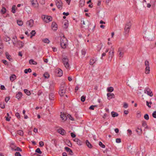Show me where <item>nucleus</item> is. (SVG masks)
Instances as JSON below:
<instances>
[{
    "label": "nucleus",
    "mask_w": 156,
    "mask_h": 156,
    "mask_svg": "<svg viewBox=\"0 0 156 156\" xmlns=\"http://www.w3.org/2000/svg\"><path fill=\"white\" fill-rule=\"evenodd\" d=\"M22 93L21 92H19L16 94V97L17 99H19L22 97Z\"/></svg>",
    "instance_id": "6ab92c4d"
},
{
    "label": "nucleus",
    "mask_w": 156,
    "mask_h": 156,
    "mask_svg": "<svg viewBox=\"0 0 156 156\" xmlns=\"http://www.w3.org/2000/svg\"><path fill=\"white\" fill-rule=\"evenodd\" d=\"M34 24V21L32 20H30L27 22V26L29 27H32L33 26Z\"/></svg>",
    "instance_id": "9b49d317"
},
{
    "label": "nucleus",
    "mask_w": 156,
    "mask_h": 156,
    "mask_svg": "<svg viewBox=\"0 0 156 156\" xmlns=\"http://www.w3.org/2000/svg\"><path fill=\"white\" fill-rule=\"evenodd\" d=\"M73 141L76 142L79 145H81L82 144V142L77 138H75L73 140Z\"/></svg>",
    "instance_id": "4468645a"
},
{
    "label": "nucleus",
    "mask_w": 156,
    "mask_h": 156,
    "mask_svg": "<svg viewBox=\"0 0 156 156\" xmlns=\"http://www.w3.org/2000/svg\"><path fill=\"white\" fill-rule=\"evenodd\" d=\"M67 40L64 35L61 37L60 44L62 48H65L67 46Z\"/></svg>",
    "instance_id": "f257e3e1"
},
{
    "label": "nucleus",
    "mask_w": 156,
    "mask_h": 156,
    "mask_svg": "<svg viewBox=\"0 0 156 156\" xmlns=\"http://www.w3.org/2000/svg\"><path fill=\"white\" fill-rule=\"evenodd\" d=\"M17 43L18 45L20 46L21 47H23L24 45V43L21 41H18L17 42Z\"/></svg>",
    "instance_id": "cd10ccee"
},
{
    "label": "nucleus",
    "mask_w": 156,
    "mask_h": 156,
    "mask_svg": "<svg viewBox=\"0 0 156 156\" xmlns=\"http://www.w3.org/2000/svg\"><path fill=\"white\" fill-rule=\"evenodd\" d=\"M16 76L15 75L13 74L10 76V79L11 81L12 82L16 79Z\"/></svg>",
    "instance_id": "5701e85b"
},
{
    "label": "nucleus",
    "mask_w": 156,
    "mask_h": 156,
    "mask_svg": "<svg viewBox=\"0 0 156 156\" xmlns=\"http://www.w3.org/2000/svg\"><path fill=\"white\" fill-rule=\"evenodd\" d=\"M24 92L28 95H29L30 94V91L28 90L27 89H24Z\"/></svg>",
    "instance_id": "c9c22d12"
},
{
    "label": "nucleus",
    "mask_w": 156,
    "mask_h": 156,
    "mask_svg": "<svg viewBox=\"0 0 156 156\" xmlns=\"http://www.w3.org/2000/svg\"><path fill=\"white\" fill-rule=\"evenodd\" d=\"M61 118H62V120L64 121H65L67 119V116L66 115L64 114V113H62L61 112V114L60 115Z\"/></svg>",
    "instance_id": "2eb2a0df"
},
{
    "label": "nucleus",
    "mask_w": 156,
    "mask_h": 156,
    "mask_svg": "<svg viewBox=\"0 0 156 156\" xmlns=\"http://www.w3.org/2000/svg\"><path fill=\"white\" fill-rule=\"evenodd\" d=\"M144 117V118L147 120H148L149 119V116L147 114H146L145 115Z\"/></svg>",
    "instance_id": "49530a36"
},
{
    "label": "nucleus",
    "mask_w": 156,
    "mask_h": 156,
    "mask_svg": "<svg viewBox=\"0 0 156 156\" xmlns=\"http://www.w3.org/2000/svg\"><path fill=\"white\" fill-rule=\"evenodd\" d=\"M136 131L139 135H140L142 133V130L140 128H138L137 129H136Z\"/></svg>",
    "instance_id": "c85d7f7f"
},
{
    "label": "nucleus",
    "mask_w": 156,
    "mask_h": 156,
    "mask_svg": "<svg viewBox=\"0 0 156 156\" xmlns=\"http://www.w3.org/2000/svg\"><path fill=\"white\" fill-rule=\"evenodd\" d=\"M41 17L43 21L46 23H48L51 21L52 19L51 17L47 15H43Z\"/></svg>",
    "instance_id": "20e7f679"
},
{
    "label": "nucleus",
    "mask_w": 156,
    "mask_h": 156,
    "mask_svg": "<svg viewBox=\"0 0 156 156\" xmlns=\"http://www.w3.org/2000/svg\"><path fill=\"white\" fill-rule=\"evenodd\" d=\"M64 25L65 26L64 27L65 28H67L68 26V22L66 21L64 23Z\"/></svg>",
    "instance_id": "864d4df0"
},
{
    "label": "nucleus",
    "mask_w": 156,
    "mask_h": 156,
    "mask_svg": "<svg viewBox=\"0 0 156 156\" xmlns=\"http://www.w3.org/2000/svg\"><path fill=\"white\" fill-rule=\"evenodd\" d=\"M17 22L19 26H22L23 24V22L21 20H17Z\"/></svg>",
    "instance_id": "ea45409f"
},
{
    "label": "nucleus",
    "mask_w": 156,
    "mask_h": 156,
    "mask_svg": "<svg viewBox=\"0 0 156 156\" xmlns=\"http://www.w3.org/2000/svg\"><path fill=\"white\" fill-rule=\"evenodd\" d=\"M5 11H6L5 9L4 8H2L1 10V12L3 14L5 13Z\"/></svg>",
    "instance_id": "5fc2aeb1"
},
{
    "label": "nucleus",
    "mask_w": 156,
    "mask_h": 156,
    "mask_svg": "<svg viewBox=\"0 0 156 156\" xmlns=\"http://www.w3.org/2000/svg\"><path fill=\"white\" fill-rule=\"evenodd\" d=\"M111 114L112 115V116L113 117H117L118 115V114L117 113L115 112H112Z\"/></svg>",
    "instance_id": "a878e982"
},
{
    "label": "nucleus",
    "mask_w": 156,
    "mask_h": 156,
    "mask_svg": "<svg viewBox=\"0 0 156 156\" xmlns=\"http://www.w3.org/2000/svg\"><path fill=\"white\" fill-rule=\"evenodd\" d=\"M15 156H21V154H20V153L19 152H16L15 153Z\"/></svg>",
    "instance_id": "4d7b16f0"
},
{
    "label": "nucleus",
    "mask_w": 156,
    "mask_h": 156,
    "mask_svg": "<svg viewBox=\"0 0 156 156\" xmlns=\"http://www.w3.org/2000/svg\"><path fill=\"white\" fill-rule=\"evenodd\" d=\"M81 53L82 55L84 56L86 53V51L85 49H83L81 50Z\"/></svg>",
    "instance_id": "09e8293b"
},
{
    "label": "nucleus",
    "mask_w": 156,
    "mask_h": 156,
    "mask_svg": "<svg viewBox=\"0 0 156 156\" xmlns=\"http://www.w3.org/2000/svg\"><path fill=\"white\" fill-rule=\"evenodd\" d=\"M9 99H10L9 97H6L5 99V102H7L9 101Z\"/></svg>",
    "instance_id": "69168bd1"
},
{
    "label": "nucleus",
    "mask_w": 156,
    "mask_h": 156,
    "mask_svg": "<svg viewBox=\"0 0 156 156\" xmlns=\"http://www.w3.org/2000/svg\"><path fill=\"white\" fill-rule=\"evenodd\" d=\"M67 116L72 121L74 120V119L72 116H71V115H68Z\"/></svg>",
    "instance_id": "6e6d98bb"
},
{
    "label": "nucleus",
    "mask_w": 156,
    "mask_h": 156,
    "mask_svg": "<svg viewBox=\"0 0 156 156\" xmlns=\"http://www.w3.org/2000/svg\"><path fill=\"white\" fill-rule=\"evenodd\" d=\"M119 55L120 57H122L123 55V52L121 48H119L118 51Z\"/></svg>",
    "instance_id": "dca6fc26"
},
{
    "label": "nucleus",
    "mask_w": 156,
    "mask_h": 156,
    "mask_svg": "<svg viewBox=\"0 0 156 156\" xmlns=\"http://www.w3.org/2000/svg\"><path fill=\"white\" fill-rule=\"evenodd\" d=\"M114 48L112 46L111 47V50L109 52V58H111V59L114 55Z\"/></svg>",
    "instance_id": "9d476101"
},
{
    "label": "nucleus",
    "mask_w": 156,
    "mask_h": 156,
    "mask_svg": "<svg viewBox=\"0 0 156 156\" xmlns=\"http://www.w3.org/2000/svg\"><path fill=\"white\" fill-rule=\"evenodd\" d=\"M16 5H14L12 6V12L14 13L15 12V10L16 9Z\"/></svg>",
    "instance_id": "72a5a7b5"
},
{
    "label": "nucleus",
    "mask_w": 156,
    "mask_h": 156,
    "mask_svg": "<svg viewBox=\"0 0 156 156\" xmlns=\"http://www.w3.org/2000/svg\"><path fill=\"white\" fill-rule=\"evenodd\" d=\"M107 96L109 98L108 99H111L114 98V95L113 93H107Z\"/></svg>",
    "instance_id": "a211bd4d"
},
{
    "label": "nucleus",
    "mask_w": 156,
    "mask_h": 156,
    "mask_svg": "<svg viewBox=\"0 0 156 156\" xmlns=\"http://www.w3.org/2000/svg\"><path fill=\"white\" fill-rule=\"evenodd\" d=\"M36 152L40 154H41L42 153V152L41 151L40 149L39 148H37V149L35 151Z\"/></svg>",
    "instance_id": "c03bdc74"
},
{
    "label": "nucleus",
    "mask_w": 156,
    "mask_h": 156,
    "mask_svg": "<svg viewBox=\"0 0 156 156\" xmlns=\"http://www.w3.org/2000/svg\"><path fill=\"white\" fill-rule=\"evenodd\" d=\"M86 144L87 146L89 148H91L92 146L88 140L86 141Z\"/></svg>",
    "instance_id": "393cba45"
},
{
    "label": "nucleus",
    "mask_w": 156,
    "mask_h": 156,
    "mask_svg": "<svg viewBox=\"0 0 156 156\" xmlns=\"http://www.w3.org/2000/svg\"><path fill=\"white\" fill-rule=\"evenodd\" d=\"M85 100V97L83 96H82L81 98V100L82 102H84Z\"/></svg>",
    "instance_id": "de8ad7c7"
},
{
    "label": "nucleus",
    "mask_w": 156,
    "mask_h": 156,
    "mask_svg": "<svg viewBox=\"0 0 156 156\" xmlns=\"http://www.w3.org/2000/svg\"><path fill=\"white\" fill-rule=\"evenodd\" d=\"M81 24L82 25H88L89 23L88 21L87 20H81Z\"/></svg>",
    "instance_id": "412c9836"
},
{
    "label": "nucleus",
    "mask_w": 156,
    "mask_h": 156,
    "mask_svg": "<svg viewBox=\"0 0 156 156\" xmlns=\"http://www.w3.org/2000/svg\"><path fill=\"white\" fill-rule=\"evenodd\" d=\"M131 26V24L130 21L127 22L124 28V33L125 34H128L129 32Z\"/></svg>",
    "instance_id": "7ed1b4c3"
},
{
    "label": "nucleus",
    "mask_w": 156,
    "mask_h": 156,
    "mask_svg": "<svg viewBox=\"0 0 156 156\" xmlns=\"http://www.w3.org/2000/svg\"><path fill=\"white\" fill-rule=\"evenodd\" d=\"M97 61V59L93 57L90 59V64L93 65Z\"/></svg>",
    "instance_id": "ddd939ff"
},
{
    "label": "nucleus",
    "mask_w": 156,
    "mask_h": 156,
    "mask_svg": "<svg viewBox=\"0 0 156 156\" xmlns=\"http://www.w3.org/2000/svg\"><path fill=\"white\" fill-rule=\"evenodd\" d=\"M145 65L146 66L145 73L147 74H149L150 73V69L149 62L147 60L145 61Z\"/></svg>",
    "instance_id": "423d86ee"
},
{
    "label": "nucleus",
    "mask_w": 156,
    "mask_h": 156,
    "mask_svg": "<svg viewBox=\"0 0 156 156\" xmlns=\"http://www.w3.org/2000/svg\"><path fill=\"white\" fill-rule=\"evenodd\" d=\"M60 95L62 97L65 95L66 97H67L66 95L65 94L66 88L63 87H61L60 88V89L59 92Z\"/></svg>",
    "instance_id": "39448f33"
},
{
    "label": "nucleus",
    "mask_w": 156,
    "mask_h": 156,
    "mask_svg": "<svg viewBox=\"0 0 156 156\" xmlns=\"http://www.w3.org/2000/svg\"><path fill=\"white\" fill-rule=\"evenodd\" d=\"M116 142L117 143H119L121 142V139L119 138H117L116 140Z\"/></svg>",
    "instance_id": "bf43d9fd"
},
{
    "label": "nucleus",
    "mask_w": 156,
    "mask_h": 156,
    "mask_svg": "<svg viewBox=\"0 0 156 156\" xmlns=\"http://www.w3.org/2000/svg\"><path fill=\"white\" fill-rule=\"evenodd\" d=\"M144 93L147 94L148 95L152 97L153 95V94L151 90L148 87H146L144 90Z\"/></svg>",
    "instance_id": "1a4fd4ad"
},
{
    "label": "nucleus",
    "mask_w": 156,
    "mask_h": 156,
    "mask_svg": "<svg viewBox=\"0 0 156 156\" xmlns=\"http://www.w3.org/2000/svg\"><path fill=\"white\" fill-rule=\"evenodd\" d=\"M62 14L63 15L67 16L69 14V12L66 13L65 12H63Z\"/></svg>",
    "instance_id": "774afa93"
},
{
    "label": "nucleus",
    "mask_w": 156,
    "mask_h": 156,
    "mask_svg": "<svg viewBox=\"0 0 156 156\" xmlns=\"http://www.w3.org/2000/svg\"><path fill=\"white\" fill-rule=\"evenodd\" d=\"M16 115L18 118H20V115L19 113H16Z\"/></svg>",
    "instance_id": "0e129e2a"
},
{
    "label": "nucleus",
    "mask_w": 156,
    "mask_h": 156,
    "mask_svg": "<svg viewBox=\"0 0 156 156\" xmlns=\"http://www.w3.org/2000/svg\"><path fill=\"white\" fill-rule=\"evenodd\" d=\"M71 135L73 138H74L76 136V135L73 133H71Z\"/></svg>",
    "instance_id": "052dcab7"
},
{
    "label": "nucleus",
    "mask_w": 156,
    "mask_h": 156,
    "mask_svg": "<svg viewBox=\"0 0 156 156\" xmlns=\"http://www.w3.org/2000/svg\"><path fill=\"white\" fill-rule=\"evenodd\" d=\"M96 107V105H92L90 107V108H89V109H91V110H94V108L95 107Z\"/></svg>",
    "instance_id": "3c124183"
},
{
    "label": "nucleus",
    "mask_w": 156,
    "mask_h": 156,
    "mask_svg": "<svg viewBox=\"0 0 156 156\" xmlns=\"http://www.w3.org/2000/svg\"><path fill=\"white\" fill-rule=\"evenodd\" d=\"M99 144L101 147L103 148H105V146L103 144L101 141L99 142Z\"/></svg>",
    "instance_id": "37998d69"
},
{
    "label": "nucleus",
    "mask_w": 156,
    "mask_h": 156,
    "mask_svg": "<svg viewBox=\"0 0 156 156\" xmlns=\"http://www.w3.org/2000/svg\"><path fill=\"white\" fill-rule=\"evenodd\" d=\"M43 41L44 42L47 43H49V41L48 38H45L43 40Z\"/></svg>",
    "instance_id": "79ce46f5"
},
{
    "label": "nucleus",
    "mask_w": 156,
    "mask_h": 156,
    "mask_svg": "<svg viewBox=\"0 0 156 156\" xmlns=\"http://www.w3.org/2000/svg\"><path fill=\"white\" fill-rule=\"evenodd\" d=\"M65 149L67 152H69L70 154L72 153V151L70 149L67 147H65Z\"/></svg>",
    "instance_id": "c756f323"
},
{
    "label": "nucleus",
    "mask_w": 156,
    "mask_h": 156,
    "mask_svg": "<svg viewBox=\"0 0 156 156\" xmlns=\"http://www.w3.org/2000/svg\"><path fill=\"white\" fill-rule=\"evenodd\" d=\"M29 63L30 64L32 65H37V62L34 61L33 59H30L29 61Z\"/></svg>",
    "instance_id": "b1692460"
},
{
    "label": "nucleus",
    "mask_w": 156,
    "mask_h": 156,
    "mask_svg": "<svg viewBox=\"0 0 156 156\" xmlns=\"http://www.w3.org/2000/svg\"><path fill=\"white\" fill-rule=\"evenodd\" d=\"M5 54L7 58H8L9 61H10L11 59V58H10V55H9L7 52H5Z\"/></svg>",
    "instance_id": "4c0bfd02"
},
{
    "label": "nucleus",
    "mask_w": 156,
    "mask_h": 156,
    "mask_svg": "<svg viewBox=\"0 0 156 156\" xmlns=\"http://www.w3.org/2000/svg\"><path fill=\"white\" fill-rule=\"evenodd\" d=\"M2 61L5 65H7L8 64L7 61L5 60H3Z\"/></svg>",
    "instance_id": "680f3d73"
},
{
    "label": "nucleus",
    "mask_w": 156,
    "mask_h": 156,
    "mask_svg": "<svg viewBox=\"0 0 156 156\" xmlns=\"http://www.w3.org/2000/svg\"><path fill=\"white\" fill-rule=\"evenodd\" d=\"M32 6L35 8L38 9L39 4L37 0H30Z\"/></svg>",
    "instance_id": "6e6552de"
},
{
    "label": "nucleus",
    "mask_w": 156,
    "mask_h": 156,
    "mask_svg": "<svg viewBox=\"0 0 156 156\" xmlns=\"http://www.w3.org/2000/svg\"><path fill=\"white\" fill-rule=\"evenodd\" d=\"M123 107L124 108H127L128 107V105L126 103H124V104Z\"/></svg>",
    "instance_id": "13d9d810"
},
{
    "label": "nucleus",
    "mask_w": 156,
    "mask_h": 156,
    "mask_svg": "<svg viewBox=\"0 0 156 156\" xmlns=\"http://www.w3.org/2000/svg\"><path fill=\"white\" fill-rule=\"evenodd\" d=\"M11 149L13 151H22L21 149L19 147H16V146L11 147Z\"/></svg>",
    "instance_id": "f3484780"
},
{
    "label": "nucleus",
    "mask_w": 156,
    "mask_h": 156,
    "mask_svg": "<svg viewBox=\"0 0 156 156\" xmlns=\"http://www.w3.org/2000/svg\"><path fill=\"white\" fill-rule=\"evenodd\" d=\"M57 70L58 72V76H61L62 75L63 73L62 71L60 69H58Z\"/></svg>",
    "instance_id": "4be33fe9"
},
{
    "label": "nucleus",
    "mask_w": 156,
    "mask_h": 156,
    "mask_svg": "<svg viewBox=\"0 0 156 156\" xmlns=\"http://www.w3.org/2000/svg\"><path fill=\"white\" fill-rule=\"evenodd\" d=\"M17 133L21 136L23 135V131L21 130H18L17 131Z\"/></svg>",
    "instance_id": "7c9ffc66"
},
{
    "label": "nucleus",
    "mask_w": 156,
    "mask_h": 156,
    "mask_svg": "<svg viewBox=\"0 0 156 156\" xmlns=\"http://www.w3.org/2000/svg\"><path fill=\"white\" fill-rule=\"evenodd\" d=\"M39 2V3L42 5H44L45 4V0H40Z\"/></svg>",
    "instance_id": "a18cd8bd"
},
{
    "label": "nucleus",
    "mask_w": 156,
    "mask_h": 156,
    "mask_svg": "<svg viewBox=\"0 0 156 156\" xmlns=\"http://www.w3.org/2000/svg\"><path fill=\"white\" fill-rule=\"evenodd\" d=\"M58 26L57 24L55 22L52 23L51 28L54 30H56L57 29Z\"/></svg>",
    "instance_id": "f8f14e48"
},
{
    "label": "nucleus",
    "mask_w": 156,
    "mask_h": 156,
    "mask_svg": "<svg viewBox=\"0 0 156 156\" xmlns=\"http://www.w3.org/2000/svg\"><path fill=\"white\" fill-rule=\"evenodd\" d=\"M10 38L9 37H7L5 38V41H6V42H7L8 41H10Z\"/></svg>",
    "instance_id": "e2e57ef3"
},
{
    "label": "nucleus",
    "mask_w": 156,
    "mask_h": 156,
    "mask_svg": "<svg viewBox=\"0 0 156 156\" xmlns=\"http://www.w3.org/2000/svg\"><path fill=\"white\" fill-rule=\"evenodd\" d=\"M152 116L154 118H156V111H154L152 113Z\"/></svg>",
    "instance_id": "603ef678"
},
{
    "label": "nucleus",
    "mask_w": 156,
    "mask_h": 156,
    "mask_svg": "<svg viewBox=\"0 0 156 156\" xmlns=\"http://www.w3.org/2000/svg\"><path fill=\"white\" fill-rule=\"evenodd\" d=\"M62 60L65 67L67 69H68L69 67V65L68 57L66 56H63Z\"/></svg>",
    "instance_id": "f03ea898"
},
{
    "label": "nucleus",
    "mask_w": 156,
    "mask_h": 156,
    "mask_svg": "<svg viewBox=\"0 0 156 156\" xmlns=\"http://www.w3.org/2000/svg\"><path fill=\"white\" fill-rule=\"evenodd\" d=\"M39 145L40 147H42L44 145V143L42 141H40L39 142Z\"/></svg>",
    "instance_id": "8fccbe9b"
},
{
    "label": "nucleus",
    "mask_w": 156,
    "mask_h": 156,
    "mask_svg": "<svg viewBox=\"0 0 156 156\" xmlns=\"http://www.w3.org/2000/svg\"><path fill=\"white\" fill-rule=\"evenodd\" d=\"M55 2L58 8L60 10H61L62 9L63 4L61 0H55Z\"/></svg>",
    "instance_id": "0eeeda50"
},
{
    "label": "nucleus",
    "mask_w": 156,
    "mask_h": 156,
    "mask_svg": "<svg viewBox=\"0 0 156 156\" xmlns=\"http://www.w3.org/2000/svg\"><path fill=\"white\" fill-rule=\"evenodd\" d=\"M128 133L127 134L129 136L131 135L132 133V131L129 129H128L127 130Z\"/></svg>",
    "instance_id": "a19ab883"
},
{
    "label": "nucleus",
    "mask_w": 156,
    "mask_h": 156,
    "mask_svg": "<svg viewBox=\"0 0 156 156\" xmlns=\"http://www.w3.org/2000/svg\"><path fill=\"white\" fill-rule=\"evenodd\" d=\"M58 131L60 134L64 135L65 133V131L64 130L62 129H60L58 130Z\"/></svg>",
    "instance_id": "aec40b11"
},
{
    "label": "nucleus",
    "mask_w": 156,
    "mask_h": 156,
    "mask_svg": "<svg viewBox=\"0 0 156 156\" xmlns=\"http://www.w3.org/2000/svg\"><path fill=\"white\" fill-rule=\"evenodd\" d=\"M31 72H32V70H31V69H30V68H29L28 69H25L24 71V72L25 73H27L28 72L31 73Z\"/></svg>",
    "instance_id": "f704fd0d"
},
{
    "label": "nucleus",
    "mask_w": 156,
    "mask_h": 156,
    "mask_svg": "<svg viewBox=\"0 0 156 156\" xmlns=\"http://www.w3.org/2000/svg\"><path fill=\"white\" fill-rule=\"evenodd\" d=\"M54 98V95L53 94L51 93L50 94L49 98L51 100H53Z\"/></svg>",
    "instance_id": "473e14b6"
},
{
    "label": "nucleus",
    "mask_w": 156,
    "mask_h": 156,
    "mask_svg": "<svg viewBox=\"0 0 156 156\" xmlns=\"http://www.w3.org/2000/svg\"><path fill=\"white\" fill-rule=\"evenodd\" d=\"M142 126L144 127L145 128H146L147 127V125L146 123V122L145 121H143L142 122Z\"/></svg>",
    "instance_id": "e433bc0d"
},
{
    "label": "nucleus",
    "mask_w": 156,
    "mask_h": 156,
    "mask_svg": "<svg viewBox=\"0 0 156 156\" xmlns=\"http://www.w3.org/2000/svg\"><path fill=\"white\" fill-rule=\"evenodd\" d=\"M1 89L2 90H5V86L3 85H1Z\"/></svg>",
    "instance_id": "338daca9"
},
{
    "label": "nucleus",
    "mask_w": 156,
    "mask_h": 156,
    "mask_svg": "<svg viewBox=\"0 0 156 156\" xmlns=\"http://www.w3.org/2000/svg\"><path fill=\"white\" fill-rule=\"evenodd\" d=\"M85 4V0H80V5L82 7Z\"/></svg>",
    "instance_id": "bb28decb"
},
{
    "label": "nucleus",
    "mask_w": 156,
    "mask_h": 156,
    "mask_svg": "<svg viewBox=\"0 0 156 156\" xmlns=\"http://www.w3.org/2000/svg\"><path fill=\"white\" fill-rule=\"evenodd\" d=\"M113 90V88L111 87H109L107 88V90L109 92H112Z\"/></svg>",
    "instance_id": "2f4dec72"
},
{
    "label": "nucleus",
    "mask_w": 156,
    "mask_h": 156,
    "mask_svg": "<svg viewBox=\"0 0 156 156\" xmlns=\"http://www.w3.org/2000/svg\"><path fill=\"white\" fill-rule=\"evenodd\" d=\"M44 76L46 78H48L49 77V75L48 73H45L44 74Z\"/></svg>",
    "instance_id": "58836bf2"
}]
</instances>
